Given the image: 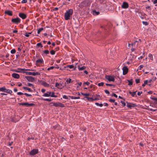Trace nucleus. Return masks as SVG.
Instances as JSON below:
<instances>
[{
	"label": "nucleus",
	"mask_w": 157,
	"mask_h": 157,
	"mask_svg": "<svg viewBox=\"0 0 157 157\" xmlns=\"http://www.w3.org/2000/svg\"><path fill=\"white\" fill-rule=\"evenodd\" d=\"M73 11L72 9H70L66 11L64 14V19L66 20H68L71 18V16L73 14Z\"/></svg>",
	"instance_id": "obj_1"
},
{
	"label": "nucleus",
	"mask_w": 157,
	"mask_h": 157,
	"mask_svg": "<svg viewBox=\"0 0 157 157\" xmlns=\"http://www.w3.org/2000/svg\"><path fill=\"white\" fill-rule=\"evenodd\" d=\"M91 3V0H85L83 1L80 5L82 7H86L90 5Z\"/></svg>",
	"instance_id": "obj_2"
},
{
	"label": "nucleus",
	"mask_w": 157,
	"mask_h": 157,
	"mask_svg": "<svg viewBox=\"0 0 157 157\" xmlns=\"http://www.w3.org/2000/svg\"><path fill=\"white\" fill-rule=\"evenodd\" d=\"M105 78L109 82H114L115 76L114 75H107L105 76Z\"/></svg>",
	"instance_id": "obj_3"
},
{
	"label": "nucleus",
	"mask_w": 157,
	"mask_h": 157,
	"mask_svg": "<svg viewBox=\"0 0 157 157\" xmlns=\"http://www.w3.org/2000/svg\"><path fill=\"white\" fill-rule=\"evenodd\" d=\"M53 104V105H51V106H54L56 107H61L63 108L65 107L64 104L62 103H61L58 102H52L50 103V104Z\"/></svg>",
	"instance_id": "obj_4"
},
{
	"label": "nucleus",
	"mask_w": 157,
	"mask_h": 157,
	"mask_svg": "<svg viewBox=\"0 0 157 157\" xmlns=\"http://www.w3.org/2000/svg\"><path fill=\"white\" fill-rule=\"evenodd\" d=\"M39 153V150L38 149H33L29 152V154L31 156H33Z\"/></svg>",
	"instance_id": "obj_5"
},
{
	"label": "nucleus",
	"mask_w": 157,
	"mask_h": 157,
	"mask_svg": "<svg viewBox=\"0 0 157 157\" xmlns=\"http://www.w3.org/2000/svg\"><path fill=\"white\" fill-rule=\"evenodd\" d=\"M21 19L18 17L16 18H12L11 19V22L13 23L18 24V23H20Z\"/></svg>",
	"instance_id": "obj_6"
},
{
	"label": "nucleus",
	"mask_w": 157,
	"mask_h": 157,
	"mask_svg": "<svg viewBox=\"0 0 157 157\" xmlns=\"http://www.w3.org/2000/svg\"><path fill=\"white\" fill-rule=\"evenodd\" d=\"M23 73H25L26 75H33V76H35L36 75H40V73L38 72H30L27 71H23Z\"/></svg>",
	"instance_id": "obj_7"
},
{
	"label": "nucleus",
	"mask_w": 157,
	"mask_h": 157,
	"mask_svg": "<svg viewBox=\"0 0 157 157\" xmlns=\"http://www.w3.org/2000/svg\"><path fill=\"white\" fill-rule=\"evenodd\" d=\"M100 28L103 29L105 31V38L107 37L108 35V30H107V27L106 26H104L103 25H101Z\"/></svg>",
	"instance_id": "obj_8"
},
{
	"label": "nucleus",
	"mask_w": 157,
	"mask_h": 157,
	"mask_svg": "<svg viewBox=\"0 0 157 157\" xmlns=\"http://www.w3.org/2000/svg\"><path fill=\"white\" fill-rule=\"evenodd\" d=\"M126 103H127V106L130 109H131L132 107H135L137 106V105H136V104L128 102L127 101Z\"/></svg>",
	"instance_id": "obj_9"
},
{
	"label": "nucleus",
	"mask_w": 157,
	"mask_h": 157,
	"mask_svg": "<svg viewBox=\"0 0 157 157\" xmlns=\"http://www.w3.org/2000/svg\"><path fill=\"white\" fill-rule=\"evenodd\" d=\"M25 78H26L27 80L29 82H35V78L31 76H25Z\"/></svg>",
	"instance_id": "obj_10"
},
{
	"label": "nucleus",
	"mask_w": 157,
	"mask_h": 157,
	"mask_svg": "<svg viewBox=\"0 0 157 157\" xmlns=\"http://www.w3.org/2000/svg\"><path fill=\"white\" fill-rule=\"evenodd\" d=\"M123 74L124 75H126L127 74L128 71V69L127 66H124L122 68Z\"/></svg>",
	"instance_id": "obj_11"
},
{
	"label": "nucleus",
	"mask_w": 157,
	"mask_h": 157,
	"mask_svg": "<svg viewBox=\"0 0 157 157\" xmlns=\"http://www.w3.org/2000/svg\"><path fill=\"white\" fill-rule=\"evenodd\" d=\"M129 7V5L128 3L126 2H123L121 7L122 8L126 9L128 8Z\"/></svg>",
	"instance_id": "obj_12"
},
{
	"label": "nucleus",
	"mask_w": 157,
	"mask_h": 157,
	"mask_svg": "<svg viewBox=\"0 0 157 157\" xmlns=\"http://www.w3.org/2000/svg\"><path fill=\"white\" fill-rule=\"evenodd\" d=\"M44 61L42 59H39L36 60V65L37 66H40V65L39 63H40L41 64H42L44 63Z\"/></svg>",
	"instance_id": "obj_13"
},
{
	"label": "nucleus",
	"mask_w": 157,
	"mask_h": 157,
	"mask_svg": "<svg viewBox=\"0 0 157 157\" xmlns=\"http://www.w3.org/2000/svg\"><path fill=\"white\" fill-rule=\"evenodd\" d=\"M19 16L23 19H24L27 17L26 14L23 13H20Z\"/></svg>",
	"instance_id": "obj_14"
},
{
	"label": "nucleus",
	"mask_w": 157,
	"mask_h": 157,
	"mask_svg": "<svg viewBox=\"0 0 157 157\" xmlns=\"http://www.w3.org/2000/svg\"><path fill=\"white\" fill-rule=\"evenodd\" d=\"M157 104V98H156L154 100V102H151L150 104V106H151L153 107H157L156 106L155 104Z\"/></svg>",
	"instance_id": "obj_15"
},
{
	"label": "nucleus",
	"mask_w": 157,
	"mask_h": 157,
	"mask_svg": "<svg viewBox=\"0 0 157 157\" xmlns=\"http://www.w3.org/2000/svg\"><path fill=\"white\" fill-rule=\"evenodd\" d=\"M88 101H94L98 100H99V98H93L92 97H88L87 98Z\"/></svg>",
	"instance_id": "obj_16"
},
{
	"label": "nucleus",
	"mask_w": 157,
	"mask_h": 157,
	"mask_svg": "<svg viewBox=\"0 0 157 157\" xmlns=\"http://www.w3.org/2000/svg\"><path fill=\"white\" fill-rule=\"evenodd\" d=\"M4 13L10 16H12L13 15V12L10 10H5L4 12Z\"/></svg>",
	"instance_id": "obj_17"
},
{
	"label": "nucleus",
	"mask_w": 157,
	"mask_h": 157,
	"mask_svg": "<svg viewBox=\"0 0 157 157\" xmlns=\"http://www.w3.org/2000/svg\"><path fill=\"white\" fill-rule=\"evenodd\" d=\"M17 94L18 95H25L27 97H31L32 96V95L30 94H29L27 93H23L21 92H18L17 93Z\"/></svg>",
	"instance_id": "obj_18"
},
{
	"label": "nucleus",
	"mask_w": 157,
	"mask_h": 157,
	"mask_svg": "<svg viewBox=\"0 0 157 157\" xmlns=\"http://www.w3.org/2000/svg\"><path fill=\"white\" fill-rule=\"evenodd\" d=\"M11 76L13 78L16 79H18L20 77V75L16 73H13L11 75Z\"/></svg>",
	"instance_id": "obj_19"
},
{
	"label": "nucleus",
	"mask_w": 157,
	"mask_h": 157,
	"mask_svg": "<svg viewBox=\"0 0 157 157\" xmlns=\"http://www.w3.org/2000/svg\"><path fill=\"white\" fill-rule=\"evenodd\" d=\"M92 14L94 16L98 15L100 14V12L99 11H97L95 10H93L91 12Z\"/></svg>",
	"instance_id": "obj_20"
},
{
	"label": "nucleus",
	"mask_w": 157,
	"mask_h": 157,
	"mask_svg": "<svg viewBox=\"0 0 157 157\" xmlns=\"http://www.w3.org/2000/svg\"><path fill=\"white\" fill-rule=\"evenodd\" d=\"M137 91H134L133 92H131L130 91H129V93L130 94H131L132 95V96L133 97H136L137 96V95H136V92Z\"/></svg>",
	"instance_id": "obj_21"
},
{
	"label": "nucleus",
	"mask_w": 157,
	"mask_h": 157,
	"mask_svg": "<svg viewBox=\"0 0 157 157\" xmlns=\"http://www.w3.org/2000/svg\"><path fill=\"white\" fill-rule=\"evenodd\" d=\"M18 104L19 105H22V106H25L27 107H28V102L19 103H18Z\"/></svg>",
	"instance_id": "obj_22"
},
{
	"label": "nucleus",
	"mask_w": 157,
	"mask_h": 157,
	"mask_svg": "<svg viewBox=\"0 0 157 157\" xmlns=\"http://www.w3.org/2000/svg\"><path fill=\"white\" fill-rule=\"evenodd\" d=\"M40 99L41 100H44L45 101H52V99H51L50 98H38V100Z\"/></svg>",
	"instance_id": "obj_23"
},
{
	"label": "nucleus",
	"mask_w": 157,
	"mask_h": 157,
	"mask_svg": "<svg viewBox=\"0 0 157 157\" xmlns=\"http://www.w3.org/2000/svg\"><path fill=\"white\" fill-rule=\"evenodd\" d=\"M127 81L128 82V85L131 86L133 84V79H131L130 80L127 79Z\"/></svg>",
	"instance_id": "obj_24"
},
{
	"label": "nucleus",
	"mask_w": 157,
	"mask_h": 157,
	"mask_svg": "<svg viewBox=\"0 0 157 157\" xmlns=\"http://www.w3.org/2000/svg\"><path fill=\"white\" fill-rule=\"evenodd\" d=\"M86 68V67L84 66H83L81 67H80L79 65L78 66V68L79 71L83 70L85 69Z\"/></svg>",
	"instance_id": "obj_25"
},
{
	"label": "nucleus",
	"mask_w": 157,
	"mask_h": 157,
	"mask_svg": "<svg viewBox=\"0 0 157 157\" xmlns=\"http://www.w3.org/2000/svg\"><path fill=\"white\" fill-rule=\"evenodd\" d=\"M52 92H49V91H47V93H44L43 95V96L44 97H50V96H46V95H45V94H48L49 95H51V94Z\"/></svg>",
	"instance_id": "obj_26"
},
{
	"label": "nucleus",
	"mask_w": 157,
	"mask_h": 157,
	"mask_svg": "<svg viewBox=\"0 0 157 157\" xmlns=\"http://www.w3.org/2000/svg\"><path fill=\"white\" fill-rule=\"evenodd\" d=\"M5 92H6L8 94H10L11 95H12L11 94L12 93V91L6 88L5 91Z\"/></svg>",
	"instance_id": "obj_27"
},
{
	"label": "nucleus",
	"mask_w": 157,
	"mask_h": 157,
	"mask_svg": "<svg viewBox=\"0 0 157 157\" xmlns=\"http://www.w3.org/2000/svg\"><path fill=\"white\" fill-rule=\"evenodd\" d=\"M67 67H68L70 69H72L74 68V65L73 64L72 65H69L66 66L64 67V68H66Z\"/></svg>",
	"instance_id": "obj_28"
},
{
	"label": "nucleus",
	"mask_w": 157,
	"mask_h": 157,
	"mask_svg": "<svg viewBox=\"0 0 157 157\" xmlns=\"http://www.w3.org/2000/svg\"><path fill=\"white\" fill-rule=\"evenodd\" d=\"M54 68L59 69V67H54V66H51V67H50L48 68L47 69V70L48 71H49L50 70L53 69Z\"/></svg>",
	"instance_id": "obj_29"
},
{
	"label": "nucleus",
	"mask_w": 157,
	"mask_h": 157,
	"mask_svg": "<svg viewBox=\"0 0 157 157\" xmlns=\"http://www.w3.org/2000/svg\"><path fill=\"white\" fill-rule=\"evenodd\" d=\"M59 86H60V84L59 83H58L57 82H56L55 86L56 87H57L59 89H62L63 88V87H64V86H62V87H59Z\"/></svg>",
	"instance_id": "obj_30"
},
{
	"label": "nucleus",
	"mask_w": 157,
	"mask_h": 157,
	"mask_svg": "<svg viewBox=\"0 0 157 157\" xmlns=\"http://www.w3.org/2000/svg\"><path fill=\"white\" fill-rule=\"evenodd\" d=\"M14 117H13L12 116H11L10 117V120L12 122L16 123L17 121L16 120H15L14 119Z\"/></svg>",
	"instance_id": "obj_31"
},
{
	"label": "nucleus",
	"mask_w": 157,
	"mask_h": 157,
	"mask_svg": "<svg viewBox=\"0 0 157 157\" xmlns=\"http://www.w3.org/2000/svg\"><path fill=\"white\" fill-rule=\"evenodd\" d=\"M145 106L146 107H147V109L149 110H150V111H153V112H155V111H156L157 110V109H149V107H149L148 106H147L146 105H145Z\"/></svg>",
	"instance_id": "obj_32"
},
{
	"label": "nucleus",
	"mask_w": 157,
	"mask_h": 157,
	"mask_svg": "<svg viewBox=\"0 0 157 157\" xmlns=\"http://www.w3.org/2000/svg\"><path fill=\"white\" fill-rule=\"evenodd\" d=\"M66 82H67V84H68V83H70L71 82H73V80L71 81V79L69 78L67 79Z\"/></svg>",
	"instance_id": "obj_33"
},
{
	"label": "nucleus",
	"mask_w": 157,
	"mask_h": 157,
	"mask_svg": "<svg viewBox=\"0 0 157 157\" xmlns=\"http://www.w3.org/2000/svg\"><path fill=\"white\" fill-rule=\"evenodd\" d=\"M59 124H57L56 125L53 126V128L54 129H58V128H59Z\"/></svg>",
	"instance_id": "obj_34"
},
{
	"label": "nucleus",
	"mask_w": 157,
	"mask_h": 157,
	"mask_svg": "<svg viewBox=\"0 0 157 157\" xmlns=\"http://www.w3.org/2000/svg\"><path fill=\"white\" fill-rule=\"evenodd\" d=\"M43 54H44L45 55H47L49 53V52L48 50H45L43 51Z\"/></svg>",
	"instance_id": "obj_35"
},
{
	"label": "nucleus",
	"mask_w": 157,
	"mask_h": 157,
	"mask_svg": "<svg viewBox=\"0 0 157 157\" xmlns=\"http://www.w3.org/2000/svg\"><path fill=\"white\" fill-rule=\"evenodd\" d=\"M6 87L3 86L2 87H0V91L4 92L5 91Z\"/></svg>",
	"instance_id": "obj_36"
},
{
	"label": "nucleus",
	"mask_w": 157,
	"mask_h": 157,
	"mask_svg": "<svg viewBox=\"0 0 157 157\" xmlns=\"http://www.w3.org/2000/svg\"><path fill=\"white\" fill-rule=\"evenodd\" d=\"M38 82H39V83H40L42 85L44 86L45 82L43 80H38Z\"/></svg>",
	"instance_id": "obj_37"
},
{
	"label": "nucleus",
	"mask_w": 157,
	"mask_h": 157,
	"mask_svg": "<svg viewBox=\"0 0 157 157\" xmlns=\"http://www.w3.org/2000/svg\"><path fill=\"white\" fill-rule=\"evenodd\" d=\"M105 85L107 86H113V87H115L116 86V85H115L110 84L108 83H106Z\"/></svg>",
	"instance_id": "obj_38"
},
{
	"label": "nucleus",
	"mask_w": 157,
	"mask_h": 157,
	"mask_svg": "<svg viewBox=\"0 0 157 157\" xmlns=\"http://www.w3.org/2000/svg\"><path fill=\"white\" fill-rule=\"evenodd\" d=\"M43 30L44 28H41L37 30V33L38 34H39L40 33V32Z\"/></svg>",
	"instance_id": "obj_39"
},
{
	"label": "nucleus",
	"mask_w": 157,
	"mask_h": 157,
	"mask_svg": "<svg viewBox=\"0 0 157 157\" xmlns=\"http://www.w3.org/2000/svg\"><path fill=\"white\" fill-rule=\"evenodd\" d=\"M148 57L149 58L152 60H153V55L151 54H149L148 55Z\"/></svg>",
	"instance_id": "obj_40"
},
{
	"label": "nucleus",
	"mask_w": 157,
	"mask_h": 157,
	"mask_svg": "<svg viewBox=\"0 0 157 157\" xmlns=\"http://www.w3.org/2000/svg\"><path fill=\"white\" fill-rule=\"evenodd\" d=\"M36 46L38 47H40V48H42L43 46L42 45V44H41V43H38L37 44H36Z\"/></svg>",
	"instance_id": "obj_41"
},
{
	"label": "nucleus",
	"mask_w": 157,
	"mask_h": 157,
	"mask_svg": "<svg viewBox=\"0 0 157 157\" xmlns=\"http://www.w3.org/2000/svg\"><path fill=\"white\" fill-rule=\"evenodd\" d=\"M95 104L97 106H99L100 107H102L103 106V104L102 103L99 104L98 102H96Z\"/></svg>",
	"instance_id": "obj_42"
},
{
	"label": "nucleus",
	"mask_w": 157,
	"mask_h": 157,
	"mask_svg": "<svg viewBox=\"0 0 157 157\" xmlns=\"http://www.w3.org/2000/svg\"><path fill=\"white\" fill-rule=\"evenodd\" d=\"M56 51H54L53 50H52L50 51V54L52 55H54L55 54Z\"/></svg>",
	"instance_id": "obj_43"
},
{
	"label": "nucleus",
	"mask_w": 157,
	"mask_h": 157,
	"mask_svg": "<svg viewBox=\"0 0 157 157\" xmlns=\"http://www.w3.org/2000/svg\"><path fill=\"white\" fill-rule=\"evenodd\" d=\"M35 105L34 103H28V107H30L31 106H35Z\"/></svg>",
	"instance_id": "obj_44"
},
{
	"label": "nucleus",
	"mask_w": 157,
	"mask_h": 157,
	"mask_svg": "<svg viewBox=\"0 0 157 157\" xmlns=\"http://www.w3.org/2000/svg\"><path fill=\"white\" fill-rule=\"evenodd\" d=\"M25 84L26 86H30V87L32 86V87L34 85L32 83H28L27 84Z\"/></svg>",
	"instance_id": "obj_45"
},
{
	"label": "nucleus",
	"mask_w": 157,
	"mask_h": 157,
	"mask_svg": "<svg viewBox=\"0 0 157 157\" xmlns=\"http://www.w3.org/2000/svg\"><path fill=\"white\" fill-rule=\"evenodd\" d=\"M17 69L23 71L30 70V69H22L21 68H18Z\"/></svg>",
	"instance_id": "obj_46"
},
{
	"label": "nucleus",
	"mask_w": 157,
	"mask_h": 157,
	"mask_svg": "<svg viewBox=\"0 0 157 157\" xmlns=\"http://www.w3.org/2000/svg\"><path fill=\"white\" fill-rule=\"evenodd\" d=\"M54 94H55V92H51V95H48V94H45V95H46V96H50L51 97H53V96H54Z\"/></svg>",
	"instance_id": "obj_47"
},
{
	"label": "nucleus",
	"mask_w": 157,
	"mask_h": 157,
	"mask_svg": "<svg viewBox=\"0 0 157 157\" xmlns=\"http://www.w3.org/2000/svg\"><path fill=\"white\" fill-rule=\"evenodd\" d=\"M43 86L45 87H49L50 85L49 84L45 82Z\"/></svg>",
	"instance_id": "obj_48"
},
{
	"label": "nucleus",
	"mask_w": 157,
	"mask_h": 157,
	"mask_svg": "<svg viewBox=\"0 0 157 157\" xmlns=\"http://www.w3.org/2000/svg\"><path fill=\"white\" fill-rule=\"evenodd\" d=\"M90 95H90V94L89 93H85V98H87L88 97V96Z\"/></svg>",
	"instance_id": "obj_49"
},
{
	"label": "nucleus",
	"mask_w": 157,
	"mask_h": 157,
	"mask_svg": "<svg viewBox=\"0 0 157 157\" xmlns=\"http://www.w3.org/2000/svg\"><path fill=\"white\" fill-rule=\"evenodd\" d=\"M10 52L12 54H13L16 52V50L15 49H13L11 50Z\"/></svg>",
	"instance_id": "obj_50"
},
{
	"label": "nucleus",
	"mask_w": 157,
	"mask_h": 157,
	"mask_svg": "<svg viewBox=\"0 0 157 157\" xmlns=\"http://www.w3.org/2000/svg\"><path fill=\"white\" fill-rule=\"evenodd\" d=\"M120 102L122 103V105L124 107L126 105V103L122 101H121Z\"/></svg>",
	"instance_id": "obj_51"
},
{
	"label": "nucleus",
	"mask_w": 157,
	"mask_h": 157,
	"mask_svg": "<svg viewBox=\"0 0 157 157\" xmlns=\"http://www.w3.org/2000/svg\"><path fill=\"white\" fill-rule=\"evenodd\" d=\"M144 101L147 103H150L151 102L148 99H144Z\"/></svg>",
	"instance_id": "obj_52"
},
{
	"label": "nucleus",
	"mask_w": 157,
	"mask_h": 157,
	"mask_svg": "<svg viewBox=\"0 0 157 157\" xmlns=\"http://www.w3.org/2000/svg\"><path fill=\"white\" fill-rule=\"evenodd\" d=\"M104 83L103 82H101L98 84V86H103L104 85Z\"/></svg>",
	"instance_id": "obj_53"
},
{
	"label": "nucleus",
	"mask_w": 157,
	"mask_h": 157,
	"mask_svg": "<svg viewBox=\"0 0 157 157\" xmlns=\"http://www.w3.org/2000/svg\"><path fill=\"white\" fill-rule=\"evenodd\" d=\"M106 0H99V1L100 2V3L101 4H103L105 3V1Z\"/></svg>",
	"instance_id": "obj_54"
},
{
	"label": "nucleus",
	"mask_w": 157,
	"mask_h": 157,
	"mask_svg": "<svg viewBox=\"0 0 157 157\" xmlns=\"http://www.w3.org/2000/svg\"><path fill=\"white\" fill-rule=\"evenodd\" d=\"M135 82L136 84L139 83L140 82V79L139 78L136 79L135 80Z\"/></svg>",
	"instance_id": "obj_55"
},
{
	"label": "nucleus",
	"mask_w": 157,
	"mask_h": 157,
	"mask_svg": "<svg viewBox=\"0 0 157 157\" xmlns=\"http://www.w3.org/2000/svg\"><path fill=\"white\" fill-rule=\"evenodd\" d=\"M109 101L111 102L114 103L115 102V100L114 99L110 98L109 100Z\"/></svg>",
	"instance_id": "obj_56"
},
{
	"label": "nucleus",
	"mask_w": 157,
	"mask_h": 157,
	"mask_svg": "<svg viewBox=\"0 0 157 157\" xmlns=\"http://www.w3.org/2000/svg\"><path fill=\"white\" fill-rule=\"evenodd\" d=\"M142 22V23L144 25H148V23L147 21H143Z\"/></svg>",
	"instance_id": "obj_57"
},
{
	"label": "nucleus",
	"mask_w": 157,
	"mask_h": 157,
	"mask_svg": "<svg viewBox=\"0 0 157 157\" xmlns=\"http://www.w3.org/2000/svg\"><path fill=\"white\" fill-rule=\"evenodd\" d=\"M111 95L112 96L116 98H117V95L113 93V94H112Z\"/></svg>",
	"instance_id": "obj_58"
},
{
	"label": "nucleus",
	"mask_w": 157,
	"mask_h": 157,
	"mask_svg": "<svg viewBox=\"0 0 157 157\" xmlns=\"http://www.w3.org/2000/svg\"><path fill=\"white\" fill-rule=\"evenodd\" d=\"M83 84L84 85H87V86H89L90 85V82H84L83 83Z\"/></svg>",
	"instance_id": "obj_59"
},
{
	"label": "nucleus",
	"mask_w": 157,
	"mask_h": 157,
	"mask_svg": "<svg viewBox=\"0 0 157 157\" xmlns=\"http://www.w3.org/2000/svg\"><path fill=\"white\" fill-rule=\"evenodd\" d=\"M136 42H135V41H134V42L132 43L131 44H128V46L130 47V44H131V46H133V45H135Z\"/></svg>",
	"instance_id": "obj_60"
},
{
	"label": "nucleus",
	"mask_w": 157,
	"mask_h": 157,
	"mask_svg": "<svg viewBox=\"0 0 157 157\" xmlns=\"http://www.w3.org/2000/svg\"><path fill=\"white\" fill-rule=\"evenodd\" d=\"M104 91L106 94H110L109 91L108 90H104Z\"/></svg>",
	"instance_id": "obj_61"
},
{
	"label": "nucleus",
	"mask_w": 157,
	"mask_h": 157,
	"mask_svg": "<svg viewBox=\"0 0 157 157\" xmlns=\"http://www.w3.org/2000/svg\"><path fill=\"white\" fill-rule=\"evenodd\" d=\"M148 80H144V83L145 85H147L148 84Z\"/></svg>",
	"instance_id": "obj_62"
},
{
	"label": "nucleus",
	"mask_w": 157,
	"mask_h": 157,
	"mask_svg": "<svg viewBox=\"0 0 157 157\" xmlns=\"http://www.w3.org/2000/svg\"><path fill=\"white\" fill-rule=\"evenodd\" d=\"M63 98L64 99H68V98L67 96L66 95H64L63 96Z\"/></svg>",
	"instance_id": "obj_63"
},
{
	"label": "nucleus",
	"mask_w": 157,
	"mask_h": 157,
	"mask_svg": "<svg viewBox=\"0 0 157 157\" xmlns=\"http://www.w3.org/2000/svg\"><path fill=\"white\" fill-rule=\"evenodd\" d=\"M27 2V0H23L21 2L22 3H25Z\"/></svg>",
	"instance_id": "obj_64"
}]
</instances>
